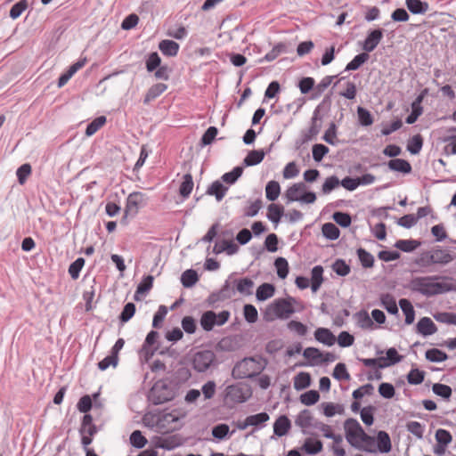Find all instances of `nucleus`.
<instances>
[{
	"label": "nucleus",
	"instance_id": "obj_63",
	"mask_svg": "<svg viewBox=\"0 0 456 456\" xmlns=\"http://www.w3.org/2000/svg\"><path fill=\"white\" fill-rule=\"evenodd\" d=\"M134 313L135 305L131 302L126 304L119 315L120 322H127L134 315Z\"/></svg>",
	"mask_w": 456,
	"mask_h": 456
},
{
	"label": "nucleus",
	"instance_id": "obj_61",
	"mask_svg": "<svg viewBox=\"0 0 456 456\" xmlns=\"http://www.w3.org/2000/svg\"><path fill=\"white\" fill-rule=\"evenodd\" d=\"M374 411L375 408L373 406H366L363 407L361 411V419L362 422L367 426H371L374 422Z\"/></svg>",
	"mask_w": 456,
	"mask_h": 456
},
{
	"label": "nucleus",
	"instance_id": "obj_28",
	"mask_svg": "<svg viewBox=\"0 0 456 456\" xmlns=\"http://www.w3.org/2000/svg\"><path fill=\"white\" fill-rule=\"evenodd\" d=\"M380 304L390 314H398V306L393 295L389 293L381 294Z\"/></svg>",
	"mask_w": 456,
	"mask_h": 456
},
{
	"label": "nucleus",
	"instance_id": "obj_5",
	"mask_svg": "<svg viewBox=\"0 0 456 456\" xmlns=\"http://www.w3.org/2000/svg\"><path fill=\"white\" fill-rule=\"evenodd\" d=\"M216 362V354L212 350H200L196 352L191 360L192 368L197 372H205Z\"/></svg>",
	"mask_w": 456,
	"mask_h": 456
},
{
	"label": "nucleus",
	"instance_id": "obj_57",
	"mask_svg": "<svg viewBox=\"0 0 456 456\" xmlns=\"http://www.w3.org/2000/svg\"><path fill=\"white\" fill-rule=\"evenodd\" d=\"M332 270L339 276H346L351 268L343 259H337L332 265Z\"/></svg>",
	"mask_w": 456,
	"mask_h": 456
},
{
	"label": "nucleus",
	"instance_id": "obj_35",
	"mask_svg": "<svg viewBox=\"0 0 456 456\" xmlns=\"http://www.w3.org/2000/svg\"><path fill=\"white\" fill-rule=\"evenodd\" d=\"M284 214V208L281 205L272 203L268 206L267 218L273 224H278Z\"/></svg>",
	"mask_w": 456,
	"mask_h": 456
},
{
	"label": "nucleus",
	"instance_id": "obj_17",
	"mask_svg": "<svg viewBox=\"0 0 456 456\" xmlns=\"http://www.w3.org/2000/svg\"><path fill=\"white\" fill-rule=\"evenodd\" d=\"M383 37V32L381 29H375L370 32L365 38L362 48L366 52H372L377 45L379 44Z\"/></svg>",
	"mask_w": 456,
	"mask_h": 456
},
{
	"label": "nucleus",
	"instance_id": "obj_24",
	"mask_svg": "<svg viewBox=\"0 0 456 456\" xmlns=\"http://www.w3.org/2000/svg\"><path fill=\"white\" fill-rule=\"evenodd\" d=\"M227 191L228 187L224 185L221 181L216 180L208 187L207 193L215 196L217 201H221L225 196Z\"/></svg>",
	"mask_w": 456,
	"mask_h": 456
},
{
	"label": "nucleus",
	"instance_id": "obj_3",
	"mask_svg": "<svg viewBox=\"0 0 456 456\" xmlns=\"http://www.w3.org/2000/svg\"><path fill=\"white\" fill-rule=\"evenodd\" d=\"M230 312L223 310L216 314L212 310H208L201 314L200 324L203 330L211 331L216 326H222L226 323L230 318Z\"/></svg>",
	"mask_w": 456,
	"mask_h": 456
},
{
	"label": "nucleus",
	"instance_id": "obj_42",
	"mask_svg": "<svg viewBox=\"0 0 456 456\" xmlns=\"http://www.w3.org/2000/svg\"><path fill=\"white\" fill-rule=\"evenodd\" d=\"M193 189V179L191 174H185L179 188V193L183 198H188Z\"/></svg>",
	"mask_w": 456,
	"mask_h": 456
},
{
	"label": "nucleus",
	"instance_id": "obj_33",
	"mask_svg": "<svg viewBox=\"0 0 456 456\" xmlns=\"http://www.w3.org/2000/svg\"><path fill=\"white\" fill-rule=\"evenodd\" d=\"M305 191V184L304 183H294L290 186L285 193V197L288 202L297 201L300 195V192Z\"/></svg>",
	"mask_w": 456,
	"mask_h": 456
},
{
	"label": "nucleus",
	"instance_id": "obj_6",
	"mask_svg": "<svg viewBox=\"0 0 456 456\" xmlns=\"http://www.w3.org/2000/svg\"><path fill=\"white\" fill-rule=\"evenodd\" d=\"M250 395V388L241 383L230 385L225 388V401L227 403H241L246 402Z\"/></svg>",
	"mask_w": 456,
	"mask_h": 456
},
{
	"label": "nucleus",
	"instance_id": "obj_51",
	"mask_svg": "<svg viewBox=\"0 0 456 456\" xmlns=\"http://www.w3.org/2000/svg\"><path fill=\"white\" fill-rule=\"evenodd\" d=\"M85 259L83 257L77 258L69 266V274L73 280H77L79 277L80 272L85 265Z\"/></svg>",
	"mask_w": 456,
	"mask_h": 456
},
{
	"label": "nucleus",
	"instance_id": "obj_30",
	"mask_svg": "<svg viewBox=\"0 0 456 456\" xmlns=\"http://www.w3.org/2000/svg\"><path fill=\"white\" fill-rule=\"evenodd\" d=\"M275 293V287L271 283L261 284L256 292V297L258 301H265L271 298Z\"/></svg>",
	"mask_w": 456,
	"mask_h": 456
},
{
	"label": "nucleus",
	"instance_id": "obj_4",
	"mask_svg": "<svg viewBox=\"0 0 456 456\" xmlns=\"http://www.w3.org/2000/svg\"><path fill=\"white\" fill-rule=\"evenodd\" d=\"M256 365L257 362L253 357L244 358L234 365L232 375L234 379H251L261 370Z\"/></svg>",
	"mask_w": 456,
	"mask_h": 456
},
{
	"label": "nucleus",
	"instance_id": "obj_1",
	"mask_svg": "<svg viewBox=\"0 0 456 456\" xmlns=\"http://www.w3.org/2000/svg\"><path fill=\"white\" fill-rule=\"evenodd\" d=\"M408 289L426 297L444 294L456 289V281L452 278L440 276H421L412 278Z\"/></svg>",
	"mask_w": 456,
	"mask_h": 456
},
{
	"label": "nucleus",
	"instance_id": "obj_49",
	"mask_svg": "<svg viewBox=\"0 0 456 456\" xmlns=\"http://www.w3.org/2000/svg\"><path fill=\"white\" fill-rule=\"evenodd\" d=\"M333 220L341 227L347 228L352 223L351 216L346 212L336 211L332 215Z\"/></svg>",
	"mask_w": 456,
	"mask_h": 456
},
{
	"label": "nucleus",
	"instance_id": "obj_41",
	"mask_svg": "<svg viewBox=\"0 0 456 456\" xmlns=\"http://www.w3.org/2000/svg\"><path fill=\"white\" fill-rule=\"evenodd\" d=\"M322 128V119L318 116L317 112H314V117L312 118V124L311 126L305 134L306 140L311 141L314 140L316 135L320 133Z\"/></svg>",
	"mask_w": 456,
	"mask_h": 456
},
{
	"label": "nucleus",
	"instance_id": "obj_9",
	"mask_svg": "<svg viewBox=\"0 0 456 456\" xmlns=\"http://www.w3.org/2000/svg\"><path fill=\"white\" fill-rule=\"evenodd\" d=\"M235 293L236 290L235 286L233 285V273H232L226 279L219 291L214 292L209 296L208 301L209 303L214 304L219 300L230 299L235 296Z\"/></svg>",
	"mask_w": 456,
	"mask_h": 456
},
{
	"label": "nucleus",
	"instance_id": "obj_56",
	"mask_svg": "<svg viewBox=\"0 0 456 456\" xmlns=\"http://www.w3.org/2000/svg\"><path fill=\"white\" fill-rule=\"evenodd\" d=\"M28 7V0H20L16 3L10 10V17L12 20L18 19Z\"/></svg>",
	"mask_w": 456,
	"mask_h": 456
},
{
	"label": "nucleus",
	"instance_id": "obj_27",
	"mask_svg": "<svg viewBox=\"0 0 456 456\" xmlns=\"http://www.w3.org/2000/svg\"><path fill=\"white\" fill-rule=\"evenodd\" d=\"M398 304L405 315V324H411L415 320V310L412 304L407 298H401Z\"/></svg>",
	"mask_w": 456,
	"mask_h": 456
},
{
	"label": "nucleus",
	"instance_id": "obj_47",
	"mask_svg": "<svg viewBox=\"0 0 456 456\" xmlns=\"http://www.w3.org/2000/svg\"><path fill=\"white\" fill-rule=\"evenodd\" d=\"M358 258L364 268H370L374 265V256L362 248L356 251Z\"/></svg>",
	"mask_w": 456,
	"mask_h": 456
},
{
	"label": "nucleus",
	"instance_id": "obj_62",
	"mask_svg": "<svg viewBox=\"0 0 456 456\" xmlns=\"http://www.w3.org/2000/svg\"><path fill=\"white\" fill-rule=\"evenodd\" d=\"M229 430L230 428L227 424H217L212 428V436L218 440H223L227 436Z\"/></svg>",
	"mask_w": 456,
	"mask_h": 456
},
{
	"label": "nucleus",
	"instance_id": "obj_40",
	"mask_svg": "<svg viewBox=\"0 0 456 456\" xmlns=\"http://www.w3.org/2000/svg\"><path fill=\"white\" fill-rule=\"evenodd\" d=\"M425 356L426 359L431 362H442L448 359L447 354L437 348L427 350Z\"/></svg>",
	"mask_w": 456,
	"mask_h": 456
},
{
	"label": "nucleus",
	"instance_id": "obj_14",
	"mask_svg": "<svg viewBox=\"0 0 456 456\" xmlns=\"http://www.w3.org/2000/svg\"><path fill=\"white\" fill-rule=\"evenodd\" d=\"M416 331L424 336H431L437 331V327L429 317H422L416 325Z\"/></svg>",
	"mask_w": 456,
	"mask_h": 456
},
{
	"label": "nucleus",
	"instance_id": "obj_10",
	"mask_svg": "<svg viewBox=\"0 0 456 456\" xmlns=\"http://www.w3.org/2000/svg\"><path fill=\"white\" fill-rule=\"evenodd\" d=\"M144 204V195L140 191H134L130 193L126 199L125 208V216H134L138 209Z\"/></svg>",
	"mask_w": 456,
	"mask_h": 456
},
{
	"label": "nucleus",
	"instance_id": "obj_45",
	"mask_svg": "<svg viewBox=\"0 0 456 456\" xmlns=\"http://www.w3.org/2000/svg\"><path fill=\"white\" fill-rule=\"evenodd\" d=\"M167 85L162 84V83H159V84L153 85L148 90V92H147V94L145 95V98H144V102L148 103L151 100L157 98L161 94H163L167 90Z\"/></svg>",
	"mask_w": 456,
	"mask_h": 456
},
{
	"label": "nucleus",
	"instance_id": "obj_58",
	"mask_svg": "<svg viewBox=\"0 0 456 456\" xmlns=\"http://www.w3.org/2000/svg\"><path fill=\"white\" fill-rule=\"evenodd\" d=\"M106 123V118L101 116L94 119L86 127V134L90 136L95 134Z\"/></svg>",
	"mask_w": 456,
	"mask_h": 456
},
{
	"label": "nucleus",
	"instance_id": "obj_43",
	"mask_svg": "<svg viewBox=\"0 0 456 456\" xmlns=\"http://www.w3.org/2000/svg\"><path fill=\"white\" fill-rule=\"evenodd\" d=\"M322 235L330 240L338 239L340 235L339 229L333 223H325L322 227Z\"/></svg>",
	"mask_w": 456,
	"mask_h": 456
},
{
	"label": "nucleus",
	"instance_id": "obj_53",
	"mask_svg": "<svg viewBox=\"0 0 456 456\" xmlns=\"http://www.w3.org/2000/svg\"><path fill=\"white\" fill-rule=\"evenodd\" d=\"M425 372L417 368H413L407 375V381L411 385H419L423 382Z\"/></svg>",
	"mask_w": 456,
	"mask_h": 456
},
{
	"label": "nucleus",
	"instance_id": "obj_2",
	"mask_svg": "<svg viewBox=\"0 0 456 456\" xmlns=\"http://www.w3.org/2000/svg\"><path fill=\"white\" fill-rule=\"evenodd\" d=\"M345 436L347 443L354 448L373 452L375 450V437L368 435L355 419L349 418L344 422Z\"/></svg>",
	"mask_w": 456,
	"mask_h": 456
},
{
	"label": "nucleus",
	"instance_id": "obj_36",
	"mask_svg": "<svg viewBox=\"0 0 456 456\" xmlns=\"http://www.w3.org/2000/svg\"><path fill=\"white\" fill-rule=\"evenodd\" d=\"M322 412L326 417H333L335 414H343L345 411L344 406L339 403H322L321 404Z\"/></svg>",
	"mask_w": 456,
	"mask_h": 456
},
{
	"label": "nucleus",
	"instance_id": "obj_46",
	"mask_svg": "<svg viewBox=\"0 0 456 456\" xmlns=\"http://www.w3.org/2000/svg\"><path fill=\"white\" fill-rule=\"evenodd\" d=\"M243 173V167L237 166L230 172L224 174L221 177L222 181L228 183L233 184L241 176Z\"/></svg>",
	"mask_w": 456,
	"mask_h": 456
},
{
	"label": "nucleus",
	"instance_id": "obj_26",
	"mask_svg": "<svg viewBox=\"0 0 456 456\" xmlns=\"http://www.w3.org/2000/svg\"><path fill=\"white\" fill-rule=\"evenodd\" d=\"M323 282V267L322 265H315L311 271V289L316 292Z\"/></svg>",
	"mask_w": 456,
	"mask_h": 456
},
{
	"label": "nucleus",
	"instance_id": "obj_64",
	"mask_svg": "<svg viewBox=\"0 0 456 456\" xmlns=\"http://www.w3.org/2000/svg\"><path fill=\"white\" fill-rule=\"evenodd\" d=\"M339 180L337 176L331 175L328 177L322 184V191L323 194L330 193L334 189L339 185Z\"/></svg>",
	"mask_w": 456,
	"mask_h": 456
},
{
	"label": "nucleus",
	"instance_id": "obj_34",
	"mask_svg": "<svg viewBox=\"0 0 456 456\" xmlns=\"http://www.w3.org/2000/svg\"><path fill=\"white\" fill-rule=\"evenodd\" d=\"M406 6L414 14H423L428 10V4L420 0H406Z\"/></svg>",
	"mask_w": 456,
	"mask_h": 456
},
{
	"label": "nucleus",
	"instance_id": "obj_60",
	"mask_svg": "<svg viewBox=\"0 0 456 456\" xmlns=\"http://www.w3.org/2000/svg\"><path fill=\"white\" fill-rule=\"evenodd\" d=\"M77 410L85 414H89L88 411L93 408V399L91 395H83L77 404Z\"/></svg>",
	"mask_w": 456,
	"mask_h": 456
},
{
	"label": "nucleus",
	"instance_id": "obj_55",
	"mask_svg": "<svg viewBox=\"0 0 456 456\" xmlns=\"http://www.w3.org/2000/svg\"><path fill=\"white\" fill-rule=\"evenodd\" d=\"M369 59L367 53H362L356 55L346 67V70H356Z\"/></svg>",
	"mask_w": 456,
	"mask_h": 456
},
{
	"label": "nucleus",
	"instance_id": "obj_12",
	"mask_svg": "<svg viewBox=\"0 0 456 456\" xmlns=\"http://www.w3.org/2000/svg\"><path fill=\"white\" fill-rule=\"evenodd\" d=\"M434 265H446L454 260V255L450 249L442 246H435L431 249Z\"/></svg>",
	"mask_w": 456,
	"mask_h": 456
},
{
	"label": "nucleus",
	"instance_id": "obj_18",
	"mask_svg": "<svg viewBox=\"0 0 456 456\" xmlns=\"http://www.w3.org/2000/svg\"><path fill=\"white\" fill-rule=\"evenodd\" d=\"M290 428L291 422L286 415H281L273 423V433L279 437L287 435Z\"/></svg>",
	"mask_w": 456,
	"mask_h": 456
},
{
	"label": "nucleus",
	"instance_id": "obj_19",
	"mask_svg": "<svg viewBox=\"0 0 456 456\" xmlns=\"http://www.w3.org/2000/svg\"><path fill=\"white\" fill-rule=\"evenodd\" d=\"M314 338L328 346H331L336 342L335 335L327 328H318L314 331Z\"/></svg>",
	"mask_w": 456,
	"mask_h": 456
},
{
	"label": "nucleus",
	"instance_id": "obj_52",
	"mask_svg": "<svg viewBox=\"0 0 456 456\" xmlns=\"http://www.w3.org/2000/svg\"><path fill=\"white\" fill-rule=\"evenodd\" d=\"M432 391L434 394L445 400H449L452 396V388L448 385L435 383L432 387Z\"/></svg>",
	"mask_w": 456,
	"mask_h": 456
},
{
	"label": "nucleus",
	"instance_id": "obj_32",
	"mask_svg": "<svg viewBox=\"0 0 456 456\" xmlns=\"http://www.w3.org/2000/svg\"><path fill=\"white\" fill-rule=\"evenodd\" d=\"M294 388L297 391L307 388L311 385V376L308 372H299L294 377Z\"/></svg>",
	"mask_w": 456,
	"mask_h": 456
},
{
	"label": "nucleus",
	"instance_id": "obj_39",
	"mask_svg": "<svg viewBox=\"0 0 456 456\" xmlns=\"http://www.w3.org/2000/svg\"><path fill=\"white\" fill-rule=\"evenodd\" d=\"M198 281L199 275L193 269H188L181 275V282L184 288L192 287Z\"/></svg>",
	"mask_w": 456,
	"mask_h": 456
},
{
	"label": "nucleus",
	"instance_id": "obj_50",
	"mask_svg": "<svg viewBox=\"0 0 456 456\" xmlns=\"http://www.w3.org/2000/svg\"><path fill=\"white\" fill-rule=\"evenodd\" d=\"M319 399L320 394L316 390H309L300 395V402L306 406L315 404Z\"/></svg>",
	"mask_w": 456,
	"mask_h": 456
},
{
	"label": "nucleus",
	"instance_id": "obj_22",
	"mask_svg": "<svg viewBox=\"0 0 456 456\" xmlns=\"http://www.w3.org/2000/svg\"><path fill=\"white\" fill-rule=\"evenodd\" d=\"M180 445V442L175 436H159L155 441V446L158 448L171 451Z\"/></svg>",
	"mask_w": 456,
	"mask_h": 456
},
{
	"label": "nucleus",
	"instance_id": "obj_11",
	"mask_svg": "<svg viewBox=\"0 0 456 456\" xmlns=\"http://www.w3.org/2000/svg\"><path fill=\"white\" fill-rule=\"evenodd\" d=\"M315 419L316 418L310 410L304 409L297 415L295 425L301 428L304 435H314V433L310 431V428Z\"/></svg>",
	"mask_w": 456,
	"mask_h": 456
},
{
	"label": "nucleus",
	"instance_id": "obj_21",
	"mask_svg": "<svg viewBox=\"0 0 456 456\" xmlns=\"http://www.w3.org/2000/svg\"><path fill=\"white\" fill-rule=\"evenodd\" d=\"M386 357H380L382 363L379 364V369H384L395 363H398L399 362H401L403 358V356L398 354L397 350L395 347L388 348L386 352Z\"/></svg>",
	"mask_w": 456,
	"mask_h": 456
},
{
	"label": "nucleus",
	"instance_id": "obj_37",
	"mask_svg": "<svg viewBox=\"0 0 456 456\" xmlns=\"http://www.w3.org/2000/svg\"><path fill=\"white\" fill-rule=\"evenodd\" d=\"M420 246V242L416 240H398L395 247L403 252L410 253Z\"/></svg>",
	"mask_w": 456,
	"mask_h": 456
},
{
	"label": "nucleus",
	"instance_id": "obj_25",
	"mask_svg": "<svg viewBox=\"0 0 456 456\" xmlns=\"http://www.w3.org/2000/svg\"><path fill=\"white\" fill-rule=\"evenodd\" d=\"M233 285L235 286V290L240 294L250 295L252 293L251 289L254 287V282L248 277L241 279H235L233 277Z\"/></svg>",
	"mask_w": 456,
	"mask_h": 456
},
{
	"label": "nucleus",
	"instance_id": "obj_15",
	"mask_svg": "<svg viewBox=\"0 0 456 456\" xmlns=\"http://www.w3.org/2000/svg\"><path fill=\"white\" fill-rule=\"evenodd\" d=\"M86 58H83L78 60L74 64H72L69 68V69L59 77L58 87L61 88L62 86H64L69 82V80L74 76V74L86 64Z\"/></svg>",
	"mask_w": 456,
	"mask_h": 456
},
{
	"label": "nucleus",
	"instance_id": "obj_8",
	"mask_svg": "<svg viewBox=\"0 0 456 456\" xmlns=\"http://www.w3.org/2000/svg\"><path fill=\"white\" fill-rule=\"evenodd\" d=\"M295 304H297V300L295 297H288L287 298L276 299L272 307L277 318L288 319L296 312Z\"/></svg>",
	"mask_w": 456,
	"mask_h": 456
},
{
	"label": "nucleus",
	"instance_id": "obj_23",
	"mask_svg": "<svg viewBox=\"0 0 456 456\" xmlns=\"http://www.w3.org/2000/svg\"><path fill=\"white\" fill-rule=\"evenodd\" d=\"M301 449L307 454L315 455L322 451L323 444L321 440L309 437L305 440Z\"/></svg>",
	"mask_w": 456,
	"mask_h": 456
},
{
	"label": "nucleus",
	"instance_id": "obj_7",
	"mask_svg": "<svg viewBox=\"0 0 456 456\" xmlns=\"http://www.w3.org/2000/svg\"><path fill=\"white\" fill-rule=\"evenodd\" d=\"M78 431L81 436V444L84 448H86V446L92 444L93 437L98 433V428L94 424L91 414H85L83 416Z\"/></svg>",
	"mask_w": 456,
	"mask_h": 456
},
{
	"label": "nucleus",
	"instance_id": "obj_48",
	"mask_svg": "<svg viewBox=\"0 0 456 456\" xmlns=\"http://www.w3.org/2000/svg\"><path fill=\"white\" fill-rule=\"evenodd\" d=\"M274 266L277 271V275L281 279H285L289 274V263L284 257H277L274 260Z\"/></svg>",
	"mask_w": 456,
	"mask_h": 456
},
{
	"label": "nucleus",
	"instance_id": "obj_59",
	"mask_svg": "<svg viewBox=\"0 0 456 456\" xmlns=\"http://www.w3.org/2000/svg\"><path fill=\"white\" fill-rule=\"evenodd\" d=\"M333 378L338 380H349L350 375L346 370V366L343 362H338L333 370Z\"/></svg>",
	"mask_w": 456,
	"mask_h": 456
},
{
	"label": "nucleus",
	"instance_id": "obj_44",
	"mask_svg": "<svg viewBox=\"0 0 456 456\" xmlns=\"http://www.w3.org/2000/svg\"><path fill=\"white\" fill-rule=\"evenodd\" d=\"M281 193V186L276 181H270L265 186V196L270 201H274L278 199Z\"/></svg>",
	"mask_w": 456,
	"mask_h": 456
},
{
	"label": "nucleus",
	"instance_id": "obj_16",
	"mask_svg": "<svg viewBox=\"0 0 456 456\" xmlns=\"http://www.w3.org/2000/svg\"><path fill=\"white\" fill-rule=\"evenodd\" d=\"M272 148L269 147L266 151L264 149L250 151L243 159V164L246 167H252L261 163L265 154L270 152Z\"/></svg>",
	"mask_w": 456,
	"mask_h": 456
},
{
	"label": "nucleus",
	"instance_id": "obj_54",
	"mask_svg": "<svg viewBox=\"0 0 456 456\" xmlns=\"http://www.w3.org/2000/svg\"><path fill=\"white\" fill-rule=\"evenodd\" d=\"M130 444L137 449H142L147 444V439L142 436L140 430H134L130 435Z\"/></svg>",
	"mask_w": 456,
	"mask_h": 456
},
{
	"label": "nucleus",
	"instance_id": "obj_38",
	"mask_svg": "<svg viewBox=\"0 0 456 456\" xmlns=\"http://www.w3.org/2000/svg\"><path fill=\"white\" fill-rule=\"evenodd\" d=\"M153 280L154 278L151 275H147L142 279V281L138 284L136 288L134 294L135 300H139L138 295H144L151 290L153 285Z\"/></svg>",
	"mask_w": 456,
	"mask_h": 456
},
{
	"label": "nucleus",
	"instance_id": "obj_29",
	"mask_svg": "<svg viewBox=\"0 0 456 456\" xmlns=\"http://www.w3.org/2000/svg\"><path fill=\"white\" fill-rule=\"evenodd\" d=\"M159 48L164 55L175 56L178 53L180 46L173 40L165 39L159 42Z\"/></svg>",
	"mask_w": 456,
	"mask_h": 456
},
{
	"label": "nucleus",
	"instance_id": "obj_20",
	"mask_svg": "<svg viewBox=\"0 0 456 456\" xmlns=\"http://www.w3.org/2000/svg\"><path fill=\"white\" fill-rule=\"evenodd\" d=\"M390 170L402 174H410L412 170L411 164L403 159H392L387 162Z\"/></svg>",
	"mask_w": 456,
	"mask_h": 456
},
{
	"label": "nucleus",
	"instance_id": "obj_31",
	"mask_svg": "<svg viewBox=\"0 0 456 456\" xmlns=\"http://www.w3.org/2000/svg\"><path fill=\"white\" fill-rule=\"evenodd\" d=\"M357 325L363 330H372L374 323L367 311L362 310L355 314Z\"/></svg>",
	"mask_w": 456,
	"mask_h": 456
},
{
	"label": "nucleus",
	"instance_id": "obj_13",
	"mask_svg": "<svg viewBox=\"0 0 456 456\" xmlns=\"http://www.w3.org/2000/svg\"><path fill=\"white\" fill-rule=\"evenodd\" d=\"M392 449L391 439L387 432L380 430L375 438V450L372 453L379 452L388 453Z\"/></svg>",
	"mask_w": 456,
	"mask_h": 456
}]
</instances>
